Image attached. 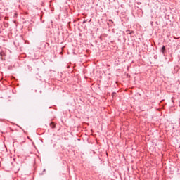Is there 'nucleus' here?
<instances>
[{"mask_svg": "<svg viewBox=\"0 0 180 180\" xmlns=\"http://www.w3.org/2000/svg\"><path fill=\"white\" fill-rule=\"evenodd\" d=\"M127 33H129V34H131V33H133V31L130 32V30H127Z\"/></svg>", "mask_w": 180, "mask_h": 180, "instance_id": "obj_3", "label": "nucleus"}, {"mask_svg": "<svg viewBox=\"0 0 180 180\" xmlns=\"http://www.w3.org/2000/svg\"><path fill=\"white\" fill-rule=\"evenodd\" d=\"M0 54H1V56H4V54H5V53H4L3 52H1Z\"/></svg>", "mask_w": 180, "mask_h": 180, "instance_id": "obj_4", "label": "nucleus"}, {"mask_svg": "<svg viewBox=\"0 0 180 180\" xmlns=\"http://www.w3.org/2000/svg\"><path fill=\"white\" fill-rule=\"evenodd\" d=\"M50 127L51 129H56V124H54V122H51Z\"/></svg>", "mask_w": 180, "mask_h": 180, "instance_id": "obj_1", "label": "nucleus"}, {"mask_svg": "<svg viewBox=\"0 0 180 180\" xmlns=\"http://www.w3.org/2000/svg\"><path fill=\"white\" fill-rule=\"evenodd\" d=\"M161 51L162 52V54H165V46H163L161 49Z\"/></svg>", "mask_w": 180, "mask_h": 180, "instance_id": "obj_2", "label": "nucleus"}]
</instances>
